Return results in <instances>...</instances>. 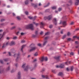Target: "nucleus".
Instances as JSON below:
<instances>
[{"label": "nucleus", "mask_w": 79, "mask_h": 79, "mask_svg": "<svg viewBox=\"0 0 79 79\" xmlns=\"http://www.w3.org/2000/svg\"><path fill=\"white\" fill-rule=\"evenodd\" d=\"M64 31V29L62 30V31H61V34H63V33Z\"/></svg>", "instance_id": "nucleus-42"}, {"label": "nucleus", "mask_w": 79, "mask_h": 79, "mask_svg": "<svg viewBox=\"0 0 79 79\" xmlns=\"http://www.w3.org/2000/svg\"><path fill=\"white\" fill-rule=\"evenodd\" d=\"M47 43V41L44 42L43 43V46H45Z\"/></svg>", "instance_id": "nucleus-24"}, {"label": "nucleus", "mask_w": 79, "mask_h": 79, "mask_svg": "<svg viewBox=\"0 0 79 79\" xmlns=\"http://www.w3.org/2000/svg\"><path fill=\"white\" fill-rule=\"evenodd\" d=\"M4 35V33H3V34H0V37H1L0 38V41H1L2 40H1L2 38L3 37V36Z\"/></svg>", "instance_id": "nucleus-13"}, {"label": "nucleus", "mask_w": 79, "mask_h": 79, "mask_svg": "<svg viewBox=\"0 0 79 79\" xmlns=\"http://www.w3.org/2000/svg\"><path fill=\"white\" fill-rule=\"evenodd\" d=\"M33 23L35 24L36 27L38 26L39 25V24L37 23H36L35 22H33Z\"/></svg>", "instance_id": "nucleus-22"}, {"label": "nucleus", "mask_w": 79, "mask_h": 79, "mask_svg": "<svg viewBox=\"0 0 79 79\" xmlns=\"http://www.w3.org/2000/svg\"><path fill=\"white\" fill-rule=\"evenodd\" d=\"M49 38V37L48 36H47L45 38L44 40H47Z\"/></svg>", "instance_id": "nucleus-30"}, {"label": "nucleus", "mask_w": 79, "mask_h": 79, "mask_svg": "<svg viewBox=\"0 0 79 79\" xmlns=\"http://www.w3.org/2000/svg\"><path fill=\"white\" fill-rule=\"evenodd\" d=\"M66 37V35H64V36H63V37H62V39H65V38Z\"/></svg>", "instance_id": "nucleus-34"}, {"label": "nucleus", "mask_w": 79, "mask_h": 79, "mask_svg": "<svg viewBox=\"0 0 79 79\" xmlns=\"http://www.w3.org/2000/svg\"><path fill=\"white\" fill-rule=\"evenodd\" d=\"M26 28L30 29L31 30H34V27L32 24H31L27 25L26 27Z\"/></svg>", "instance_id": "nucleus-1"}, {"label": "nucleus", "mask_w": 79, "mask_h": 79, "mask_svg": "<svg viewBox=\"0 0 79 79\" xmlns=\"http://www.w3.org/2000/svg\"><path fill=\"white\" fill-rule=\"evenodd\" d=\"M74 23V22H72L71 23H70V25H73V24Z\"/></svg>", "instance_id": "nucleus-51"}, {"label": "nucleus", "mask_w": 79, "mask_h": 79, "mask_svg": "<svg viewBox=\"0 0 79 79\" xmlns=\"http://www.w3.org/2000/svg\"><path fill=\"white\" fill-rule=\"evenodd\" d=\"M66 70H67V71H69V69H68V68H67L66 69Z\"/></svg>", "instance_id": "nucleus-64"}, {"label": "nucleus", "mask_w": 79, "mask_h": 79, "mask_svg": "<svg viewBox=\"0 0 79 79\" xmlns=\"http://www.w3.org/2000/svg\"><path fill=\"white\" fill-rule=\"evenodd\" d=\"M6 39L7 40H9L10 39V37H7L6 38Z\"/></svg>", "instance_id": "nucleus-59"}, {"label": "nucleus", "mask_w": 79, "mask_h": 79, "mask_svg": "<svg viewBox=\"0 0 79 79\" xmlns=\"http://www.w3.org/2000/svg\"><path fill=\"white\" fill-rule=\"evenodd\" d=\"M26 65V64H23L22 66V68H23V69H24V68H25V66Z\"/></svg>", "instance_id": "nucleus-29"}, {"label": "nucleus", "mask_w": 79, "mask_h": 79, "mask_svg": "<svg viewBox=\"0 0 79 79\" xmlns=\"http://www.w3.org/2000/svg\"><path fill=\"white\" fill-rule=\"evenodd\" d=\"M49 9H47L45 10V12H48L49 11Z\"/></svg>", "instance_id": "nucleus-46"}, {"label": "nucleus", "mask_w": 79, "mask_h": 79, "mask_svg": "<svg viewBox=\"0 0 79 79\" xmlns=\"http://www.w3.org/2000/svg\"><path fill=\"white\" fill-rule=\"evenodd\" d=\"M4 61L6 62V61H8V59H4Z\"/></svg>", "instance_id": "nucleus-41"}, {"label": "nucleus", "mask_w": 79, "mask_h": 79, "mask_svg": "<svg viewBox=\"0 0 79 79\" xmlns=\"http://www.w3.org/2000/svg\"><path fill=\"white\" fill-rule=\"evenodd\" d=\"M61 10H62V9L60 8H59V11H60Z\"/></svg>", "instance_id": "nucleus-58"}, {"label": "nucleus", "mask_w": 79, "mask_h": 79, "mask_svg": "<svg viewBox=\"0 0 79 79\" xmlns=\"http://www.w3.org/2000/svg\"><path fill=\"white\" fill-rule=\"evenodd\" d=\"M36 37V35H32V37H34V38H35Z\"/></svg>", "instance_id": "nucleus-40"}, {"label": "nucleus", "mask_w": 79, "mask_h": 79, "mask_svg": "<svg viewBox=\"0 0 79 79\" xmlns=\"http://www.w3.org/2000/svg\"><path fill=\"white\" fill-rule=\"evenodd\" d=\"M52 9H55L56 8V6H53L52 8Z\"/></svg>", "instance_id": "nucleus-44"}, {"label": "nucleus", "mask_w": 79, "mask_h": 79, "mask_svg": "<svg viewBox=\"0 0 79 79\" xmlns=\"http://www.w3.org/2000/svg\"><path fill=\"white\" fill-rule=\"evenodd\" d=\"M79 3V0H75V4L76 5H78Z\"/></svg>", "instance_id": "nucleus-15"}, {"label": "nucleus", "mask_w": 79, "mask_h": 79, "mask_svg": "<svg viewBox=\"0 0 79 79\" xmlns=\"http://www.w3.org/2000/svg\"><path fill=\"white\" fill-rule=\"evenodd\" d=\"M54 24H55V25H56L57 24V20L56 19H53V20Z\"/></svg>", "instance_id": "nucleus-12"}, {"label": "nucleus", "mask_w": 79, "mask_h": 79, "mask_svg": "<svg viewBox=\"0 0 79 79\" xmlns=\"http://www.w3.org/2000/svg\"><path fill=\"white\" fill-rule=\"evenodd\" d=\"M0 62L2 64H3V61L2 60H0Z\"/></svg>", "instance_id": "nucleus-45"}, {"label": "nucleus", "mask_w": 79, "mask_h": 79, "mask_svg": "<svg viewBox=\"0 0 79 79\" xmlns=\"http://www.w3.org/2000/svg\"><path fill=\"white\" fill-rule=\"evenodd\" d=\"M15 43L14 41H11L10 43V45L12 46L15 45Z\"/></svg>", "instance_id": "nucleus-19"}, {"label": "nucleus", "mask_w": 79, "mask_h": 79, "mask_svg": "<svg viewBox=\"0 0 79 79\" xmlns=\"http://www.w3.org/2000/svg\"><path fill=\"white\" fill-rule=\"evenodd\" d=\"M37 61V60L36 59H35L34 60H33V62H36Z\"/></svg>", "instance_id": "nucleus-49"}, {"label": "nucleus", "mask_w": 79, "mask_h": 79, "mask_svg": "<svg viewBox=\"0 0 79 79\" xmlns=\"http://www.w3.org/2000/svg\"><path fill=\"white\" fill-rule=\"evenodd\" d=\"M71 40V38H69L68 39V41H70Z\"/></svg>", "instance_id": "nucleus-48"}, {"label": "nucleus", "mask_w": 79, "mask_h": 79, "mask_svg": "<svg viewBox=\"0 0 79 79\" xmlns=\"http://www.w3.org/2000/svg\"><path fill=\"white\" fill-rule=\"evenodd\" d=\"M38 45L40 47H42L41 44H40V43H39V44H38Z\"/></svg>", "instance_id": "nucleus-38"}, {"label": "nucleus", "mask_w": 79, "mask_h": 79, "mask_svg": "<svg viewBox=\"0 0 79 79\" xmlns=\"http://www.w3.org/2000/svg\"><path fill=\"white\" fill-rule=\"evenodd\" d=\"M67 35L68 36H70L71 35V34L70 32H68L67 33Z\"/></svg>", "instance_id": "nucleus-26"}, {"label": "nucleus", "mask_w": 79, "mask_h": 79, "mask_svg": "<svg viewBox=\"0 0 79 79\" xmlns=\"http://www.w3.org/2000/svg\"><path fill=\"white\" fill-rule=\"evenodd\" d=\"M24 34V33L23 32H22L21 33V35H23Z\"/></svg>", "instance_id": "nucleus-50"}, {"label": "nucleus", "mask_w": 79, "mask_h": 79, "mask_svg": "<svg viewBox=\"0 0 79 79\" xmlns=\"http://www.w3.org/2000/svg\"><path fill=\"white\" fill-rule=\"evenodd\" d=\"M74 69V67H73L72 66L71 67V71H73V69Z\"/></svg>", "instance_id": "nucleus-35"}, {"label": "nucleus", "mask_w": 79, "mask_h": 79, "mask_svg": "<svg viewBox=\"0 0 79 79\" xmlns=\"http://www.w3.org/2000/svg\"><path fill=\"white\" fill-rule=\"evenodd\" d=\"M15 71L14 70H12L11 71V73H14Z\"/></svg>", "instance_id": "nucleus-56"}, {"label": "nucleus", "mask_w": 79, "mask_h": 79, "mask_svg": "<svg viewBox=\"0 0 79 79\" xmlns=\"http://www.w3.org/2000/svg\"><path fill=\"white\" fill-rule=\"evenodd\" d=\"M28 0H27L25 2V4L26 5L28 4Z\"/></svg>", "instance_id": "nucleus-32"}, {"label": "nucleus", "mask_w": 79, "mask_h": 79, "mask_svg": "<svg viewBox=\"0 0 79 79\" xmlns=\"http://www.w3.org/2000/svg\"><path fill=\"white\" fill-rule=\"evenodd\" d=\"M52 72L54 73H55V70H52Z\"/></svg>", "instance_id": "nucleus-52"}, {"label": "nucleus", "mask_w": 79, "mask_h": 79, "mask_svg": "<svg viewBox=\"0 0 79 79\" xmlns=\"http://www.w3.org/2000/svg\"><path fill=\"white\" fill-rule=\"evenodd\" d=\"M4 23H2L0 24V25L1 26H4Z\"/></svg>", "instance_id": "nucleus-47"}, {"label": "nucleus", "mask_w": 79, "mask_h": 79, "mask_svg": "<svg viewBox=\"0 0 79 79\" xmlns=\"http://www.w3.org/2000/svg\"><path fill=\"white\" fill-rule=\"evenodd\" d=\"M28 18H29V19H33V17L29 16L28 17Z\"/></svg>", "instance_id": "nucleus-31"}, {"label": "nucleus", "mask_w": 79, "mask_h": 79, "mask_svg": "<svg viewBox=\"0 0 79 79\" xmlns=\"http://www.w3.org/2000/svg\"><path fill=\"white\" fill-rule=\"evenodd\" d=\"M31 5L33 6L34 7H37V5H36L34 4L33 3H31Z\"/></svg>", "instance_id": "nucleus-20"}, {"label": "nucleus", "mask_w": 79, "mask_h": 79, "mask_svg": "<svg viewBox=\"0 0 79 79\" xmlns=\"http://www.w3.org/2000/svg\"><path fill=\"white\" fill-rule=\"evenodd\" d=\"M15 28V26H14V27H12L11 28V30H13V29H14Z\"/></svg>", "instance_id": "nucleus-36"}, {"label": "nucleus", "mask_w": 79, "mask_h": 79, "mask_svg": "<svg viewBox=\"0 0 79 79\" xmlns=\"http://www.w3.org/2000/svg\"><path fill=\"white\" fill-rule=\"evenodd\" d=\"M50 34V32H47L45 34V35H48Z\"/></svg>", "instance_id": "nucleus-28"}, {"label": "nucleus", "mask_w": 79, "mask_h": 79, "mask_svg": "<svg viewBox=\"0 0 79 79\" xmlns=\"http://www.w3.org/2000/svg\"><path fill=\"white\" fill-rule=\"evenodd\" d=\"M17 18L18 20H20L21 19L20 17L19 16L17 17Z\"/></svg>", "instance_id": "nucleus-33"}, {"label": "nucleus", "mask_w": 79, "mask_h": 79, "mask_svg": "<svg viewBox=\"0 0 79 79\" xmlns=\"http://www.w3.org/2000/svg\"><path fill=\"white\" fill-rule=\"evenodd\" d=\"M44 24L43 23V22L41 23H40V28H43L44 27Z\"/></svg>", "instance_id": "nucleus-11"}, {"label": "nucleus", "mask_w": 79, "mask_h": 79, "mask_svg": "<svg viewBox=\"0 0 79 79\" xmlns=\"http://www.w3.org/2000/svg\"><path fill=\"white\" fill-rule=\"evenodd\" d=\"M62 23L63 26H66V21H61L60 24Z\"/></svg>", "instance_id": "nucleus-8"}, {"label": "nucleus", "mask_w": 79, "mask_h": 79, "mask_svg": "<svg viewBox=\"0 0 79 79\" xmlns=\"http://www.w3.org/2000/svg\"><path fill=\"white\" fill-rule=\"evenodd\" d=\"M36 48L35 47L31 48V49L30 50V52H32L33 51L35 50Z\"/></svg>", "instance_id": "nucleus-10"}, {"label": "nucleus", "mask_w": 79, "mask_h": 79, "mask_svg": "<svg viewBox=\"0 0 79 79\" xmlns=\"http://www.w3.org/2000/svg\"><path fill=\"white\" fill-rule=\"evenodd\" d=\"M52 27H53V25H50L49 28H52Z\"/></svg>", "instance_id": "nucleus-43"}, {"label": "nucleus", "mask_w": 79, "mask_h": 79, "mask_svg": "<svg viewBox=\"0 0 79 79\" xmlns=\"http://www.w3.org/2000/svg\"><path fill=\"white\" fill-rule=\"evenodd\" d=\"M38 55V54L37 52H35L34 55L35 56H37Z\"/></svg>", "instance_id": "nucleus-21"}, {"label": "nucleus", "mask_w": 79, "mask_h": 79, "mask_svg": "<svg viewBox=\"0 0 79 79\" xmlns=\"http://www.w3.org/2000/svg\"><path fill=\"white\" fill-rule=\"evenodd\" d=\"M19 33V31H18L16 33V35H18Z\"/></svg>", "instance_id": "nucleus-61"}, {"label": "nucleus", "mask_w": 79, "mask_h": 79, "mask_svg": "<svg viewBox=\"0 0 79 79\" xmlns=\"http://www.w3.org/2000/svg\"><path fill=\"white\" fill-rule=\"evenodd\" d=\"M14 57L16 56H17V58L16 59V61H17L20 58V54L19 53L18 54H15L13 56Z\"/></svg>", "instance_id": "nucleus-2"}, {"label": "nucleus", "mask_w": 79, "mask_h": 79, "mask_svg": "<svg viewBox=\"0 0 79 79\" xmlns=\"http://www.w3.org/2000/svg\"><path fill=\"white\" fill-rule=\"evenodd\" d=\"M21 79V73L19 72L18 73V79Z\"/></svg>", "instance_id": "nucleus-9"}, {"label": "nucleus", "mask_w": 79, "mask_h": 79, "mask_svg": "<svg viewBox=\"0 0 79 79\" xmlns=\"http://www.w3.org/2000/svg\"><path fill=\"white\" fill-rule=\"evenodd\" d=\"M44 60L46 61H47L48 60V58L47 57H42L41 58V59L40 60L41 62H43L44 61Z\"/></svg>", "instance_id": "nucleus-3"}, {"label": "nucleus", "mask_w": 79, "mask_h": 79, "mask_svg": "<svg viewBox=\"0 0 79 79\" xmlns=\"http://www.w3.org/2000/svg\"><path fill=\"white\" fill-rule=\"evenodd\" d=\"M10 70V66H8V67H7L6 69V71H9Z\"/></svg>", "instance_id": "nucleus-18"}, {"label": "nucleus", "mask_w": 79, "mask_h": 79, "mask_svg": "<svg viewBox=\"0 0 79 79\" xmlns=\"http://www.w3.org/2000/svg\"><path fill=\"white\" fill-rule=\"evenodd\" d=\"M25 45H23L22 47V49H21V51H22V52H23V48H24V47H25Z\"/></svg>", "instance_id": "nucleus-25"}, {"label": "nucleus", "mask_w": 79, "mask_h": 79, "mask_svg": "<svg viewBox=\"0 0 79 79\" xmlns=\"http://www.w3.org/2000/svg\"><path fill=\"white\" fill-rule=\"evenodd\" d=\"M8 44H9V42H7V43H6V44L5 43H4V44H3V45L2 47V48L3 49L5 48V47H6V46L8 45Z\"/></svg>", "instance_id": "nucleus-7"}, {"label": "nucleus", "mask_w": 79, "mask_h": 79, "mask_svg": "<svg viewBox=\"0 0 79 79\" xmlns=\"http://www.w3.org/2000/svg\"><path fill=\"white\" fill-rule=\"evenodd\" d=\"M25 42V40H22L21 41V43H24Z\"/></svg>", "instance_id": "nucleus-55"}, {"label": "nucleus", "mask_w": 79, "mask_h": 79, "mask_svg": "<svg viewBox=\"0 0 79 79\" xmlns=\"http://www.w3.org/2000/svg\"><path fill=\"white\" fill-rule=\"evenodd\" d=\"M37 17L36 16H35L34 17H33V20H35L36 18Z\"/></svg>", "instance_id": "nucleus-37"}, {"label": "nucleus", "mask_w": 79, "mask_h": 79, "mask_svg": "<svg viewBox=\"0 0 79 79\" xmlns=\"http://www.w3.org/2000/svg\"><path fill=\"white\" fill-rule=\"evenodd\" d=\"M17 36H15V37H14L13 38V39H17Z\"/></svg>", "instance_id": "nucleus-54"}, {"label": "nucleus", "mask_w": 79, "mask_h": 79, "mask_svg": "<svg viewBox=\"0 0 79 79\" xmlns=\"http://www.w3.org/2000/svg\"><path fill=\"white\" fill-rule=\"evenodd\" d=\"M50 3H48L47 5L46 6H44V7H48L50 5Z\"/></svg>", "instance_id": "nucleus-23"}, {"label": "nucleus", "mask_w": 79, "mask_h": 79, "mask_svg": "<svg viewBox=\"0 0 79 79\" xmlns=\"http://www.w3.org/2000/svg\"><path fill=\"white\" fill-rule=\"evenodd\" d=\"M58 75L61 77H63L64 75L63 73L62 72H60L58 74Z\"/></svg>", "instance_id": "nucleus-16"}, {"label": "nucleus", "mask_w": 79, "mask_h": 79, "mask_svg": "<svg viewBox=\"0 0 79 79\" xmlns=\"http://www.w3.org/2000/svg\"><path fill=\"white\" fill-rule=\"evenodd\" d=\"M42 77L44 78H46L47 79H48V76L47 75L44 76V75H42Z\"/></svg>", "instance_id": "nucleus-14"}, {"label": "nucleus", "mask_w": 79, "mask_h": 79, "mask_svg": "<svg viewBox=\"0 0 79 79\" xmlns=\"http://www.w3.org/2000/svg\"><path fill=\"white\" fill-rule=\"evenodd\" d=\"M73 39L77 38V36H74L73 37Z\"/></svg>", "instance_id": "nucleus-57"}, {"label": "nucleus", "mask_w": 79, "mask_h": 79, "mask_svg": "<svg viewBox=\"0 0 79 79\" xmlns=\"http://www.w3.org/2000/svg\"><path fill=\"white\" fill-rule=\"evenodd\" d=\"M5 21V19H2L1 20V22H3Z\"/></svg>", "instance_id": "nucleus-39"}, {"label": "nucleus", "mask_w": 79, "mask_h": 79, "mask_svg": "<svg viewBox=\"0 0 79 79\" xmlns=\"http://www.w3.org/2000/svg\"><path fill=\"white\" fill-rule=\"evenodd\" d=\"M1 67H0V73H2L3 72V70H2L1 69Z\"/></svg>", "instance_id": "nucleus-27"}, {"label": "nucleus", "mask_w": 79, "mask_h": 79, "mask_svg": "<svg viewBox=\"0 0 79 79\" xmlns=\"http://www.w3.org/2000/svg\"><path fill=\"white\" fill-rule=\"evenodd\" d=\"M52 15L48 16V17H44V19L46 20V19H48V20H50L52 18Z\"/></svg>", "instance_id": "nucleus-4"}, {"label": "nucleus", "mask_w": 79, "mask_h": 79, "mask_svg": "<svg viewBox=\"0 0 79 79\" xmlns=\"http://www.w3.org/2000/svg\"><path fill=\"white\" fill-rule=\"evenodd\" d=\"M64 65L63 64H61L60 66L57 65L56 66V68H60L61 69L64 68Z\"/></svg>", "instance_id": "nucleus-5"}, {"label": "nucleus", "mask_w": 79, "mask_h": 79, "mask_svg": "<svg viewBox=\"0 0 79 79\" xmlns=\"http://www.w3.org/2000/svg\"><path fill=\"white\" fill-rule=\"evenodd\" d=\"M29 69H31V68L30 67V66L29 65H27L25 68L24 69V71L27 72Z\"/></svg>", "instance_id": "nucleus-6"}, {"label": "nucleus", "mask_w": 79, "mask_h": 79, "mask_svg": "<svg viewBox=\"0 0 79 79\" xmlns=\"http://www.w3.org/2000/svg\"><path fill=\"white\" fill-rule=\"evenodd\" d=\"M13 15L14 16H15V14L14 13H13Z\"/></svg>", "instance_id": "nucleus-63"}, {"label": "nucleus", "mask_w": 79, "mask_h": 79, "mask_svg": "<svg viewBox=\"0 0 79 79\" xmlns=\"http://www.w3.org/2000/svg\"><path fill=\"white\" fill-rule=\"evenodd\" d=\"M60 56H58V57H55V59L58 61H59L60 60Z\"/></svg>", "instance_id": "nucleus-17"}, {"label": "nucleus", "mask_w": 79, "mask_h": 79, "mask_svg": "<svg viewBox=\"0 0 79 79\" xmlns=\"http://www.w3.org/2000/svg\"><path fill=\"white\" fill-rule=\"evenodd\" d=\"M68 62H67L65 63V64L66 65H68Z\"/></svg>", "instance_id": "nucleus-60"}, {"label": "nucleus", "mask_w": 79, "mask_h": 79, "mask_svg": "<svg viewBox=\"0 0 79 79\" xmlns=\"http://www.w3.org/2000/svg\"><path fill=\"white\" fill-rule=\"evenodd\" d=\"M25 13L27 15H28V12L27 11H26L25 12Z\"/></svg>", "instance_id": "nucleus-53"}, {"label": "nucleus", "mask_w": 79, "mask_h": 79, "mask_svg": "<svg viewBox=\"0 0 79 79\" xmlns=\"http://www.w3.org/2000/svg\"><path fill=\"white\" fill-rule=\"evenodd\" d=\"M70 55H73V52H71V53H70Z\"/></svg>", "instance_id": "nucleus-62"}]
</instances>
